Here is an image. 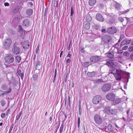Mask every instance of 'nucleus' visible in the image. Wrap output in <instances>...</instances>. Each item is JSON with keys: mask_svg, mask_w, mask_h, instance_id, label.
<instances>
[{"mask_svg": "<svg viewBox=\"0 0 133 133\" xmlns=\"http://www.w3.org/2000/svg\"><path fill=\"white\" fill-rule=\"evenodd\" d=\"M88 63L89 62H85L84 63V65L86 66H88Z\"/></svg>", "mask_w": 133, "mask_h": 133, "instance_id": "obj_52", "label": "nucleus"}, {"mask_svg": "<svg viewBox=\"0 0 133 133\" xmlns=\"http://www.w3.org/2000/svg\"><path fill=\"white\" fill-rule=\"evenodd\" d=\"M102 31L103 32H105V29H102Z\"/></svg>", "mask_w": 133, "mask_h": 133, "instance_id": "obj_64", "label": "nucleus"}, {"mask_svg": "<svg viewBox=\"0 0 133 133\" xmlns=\"http://www.w3.org/2000/svg\"><path fill=\"white\" fill-rule=\"evenodd\" d=\"M129 50L130 52L133 51V46H131L130 47L129 49Z\"/></svg>", "mask_w": 133, "mask_h": 133, "instance_id": "obj_43", "label": "nucleus"}, {"mask_svg": "<svg viewBox=\"0 0 133 133\" xmlns=\"http://www.w3.org/2000/svg\"><path fill=\"white\" fill-rule=\"evenodd\" d=\"M115 7L117 9H119L120 7V5L119 4L116 3L115 5Z\"/></svg>", "mask_w": 133, "mask_h": 133, "instance_id": "obj_40", "label": "nucleus"}, {"mask_svg": "<svg viewBox=\"0 0 133 133\" xmlns=\"http://www.w3.org/2000/svg\"><path fill=\"white\" fill-rule=\"evenodd\" d=\"M20 49L19 48L16 46H15L12 49V53L14 54L17 55L20 52Z\"/></svg>", "mask_w": 133, "mask_h": 133, "instance_id": "obj_11", "label": "nucleus"}, {"mask_svg": "<svg viewBox=\"0 0 133 133\" xmlns=\"http://www.w3.org/2000/svg\"><path fill=\"white\" fill-rule=\"evenodd\" d=\"M96 18L97 21L101 22H103L104 20L102 15L99 13H97L96 14Z\"/></svg>", "mask_w": 133, "mask_h": 133, "instance_id": "obj_12", "label": "nucleus"}, {"mask_svg": "<svg viewBox=\"0 0 133 133\" xmlns=\"http://www.w3.org/2000/svg\"><path fill=\"white\" fill-rule=\"evenodd\" d=\"M10 111V109H8L6 112L7 115H8L9 114V111Z\"/></svg>", "mask_w": 133, "mask_h": 133, "instance_id": "obj_55", "label": "nucleus"}, {"mask_svg": "<svg viewBox=\"0 0 133 133\" xmlns=\"http://www.w3.org/2000/svg\"><path fill=\"white\" fill-rule=\"evenodd\" d=\"M22 114V111L20 112L18 115H17L16 116V120H18L20 117L21 116Z\"/></svg>", "mask_w": 133, "mask_h": 133, "instance_id": "obj_37", "label": "nucleus"}, {"mask_svg": "<svg viewBox=\"0 0 133 133\" xmlns=\"http://www.w3.org/2000/svg\"><path fill=\"white\" fill-rule=\"evenodd\" d=\"M70 11V16H72L74 14V9H73L72 6L71 7Z\"/></svg>", "mask_w": 133, "mask_h": 133, "instance_id": "obj_34", "label": "nucleus"}, {"mask_svg": "<svg viewBox=\"0 0 133 133\" xmlns=\"http://www.w3.org/2000/svg\"><path fill=\"white\" fill-rule=\"evenodd\" d=\"M80 51L82 53H84L85 52V51L84 50V49L83 48L81 49Z\"/></svg>", "mask_w": 133, "mask_h": 133, "instance_id": "obj_58", "label": "nucleus"}, {"mask_svg": "<svg viewBox=\"0 0 133 133\" xmlns=\"http://www.w3.org/2000/svg\"><path fill=\"white\" fill-rule=\"evenodd\" d=\"M13 128V126L12 125L10 127V129H9V133H10L11 132V131L12 130Z\"/></svg>", "mask_w": 133, "mask_h": 133, "instance_id": "obj_51", "label": "nucleus"}, {"mask_svg": "<svg viewBox=\"0 0 133 133\" xmlns=\"http://www.w3.org/2000/svg\"><path fill=\"white\" fill-rule=\"evenodd\" d=\"M82 113L81 109L79 110V114L80 115H81Z\"/></svg>", "mask_w": 133, "mask_h": 133, "instance_id": "obj_61", "label": "nucleus"}, {"mask_svg": "<svg viewBox=\"0 0 133 133\" xmlns=\"http://www.w3.org/2000/svg\"><path fill=\"white\" fill-rule=\"evenodd\" d=\"M38 76L37 74H34L33 75V79L34 81H37L38 78Z\"/></svg>", "mask_w": 133, "mask_h": 133, "instance_id": "obj_29", "label": "nucleus"}, {"mask_svg": "<svg viewBox=\"0 0 133 133\" xmlns=\"http://www.w3.org/2000/svg\"><path fill=\"white\" fill-rule=\"evenodd\" d=\"M124 35H121L120 36V38H119V40H118V42H117V43H116L115 45V46L116 47H118V43L120 42L122 40V39L123 38H124Z\"/></svg>", "mask_w": 133, "mask_h": 133, "instance_id": "obj_25", "label": "nucleus"}, {"mask_svg": "<svg viewBox=\"0 0 133 133\" xmlns=\"http://www.w3.org/2000/svg\"><path fill=\"white\" fill-rule=\"evenodd\" d=\"M68 105H70V97L69 96L68 97Z\"/></svg>", "mask_w": 133, "mask_h": 133, "instance_id": "obj_57", "label": "nucleus"}, {"mask_svg": "<svg viewBox=\"0 0 133 133\" xmlns=\"http://www.w3.org/2000/svg\"><path fill=\"white\" fill-rule=\"evenodd\" d=\"M90 25L89 23H87L84 26V28L86 30H88L90 28Z\"/></svg>", "mask_w": 133, "mask_h": 133, "instance_id": "obj_31", "label": "nucleus"}, {"mask_svg": "<svg viewBox=\"0 0 133 133\" xmlns=\"http://www.w3.org/2000/svg\"><path fill=\"white\" fill-rule=\"evenodd\" d=\"M111 87V85L109 83H106L104 85L102 88V91L104 92L109 90Z\"/></svg>", "mask_w": 133, "mask_h": 133, "instance_id": "obj_6", "label": "nucleus"}, {"mask_svg": "<svg viewBox=\"0 0 133 133\" xmlns=\"http://www.w3.org/2000/svg\"><path fill=\"white\" fill-rule=\"evenodd\" d=\"M33 12V10L31 9H28L26 10V14L29 16L31 15Z\"/></svg>", "mask_w": 133, "mask_h": 133, "instance_id": "obj_26", "label": "nucleus"}, {"mask_svg": "<svg viewBox=\"0 0 133 133\" xmlns=\"http://www.w3.org/2000/svg\"><path fill=\"white\" fill-rule=\"evenodd\" d=\"M96 2V0H90L89 2V3L90 5L92 6L94 5Z\"/></svg>", "mask_w": 133, "mask_h": 133, "instance_id": "obj_24", "label": "nucleus"}, {"mask_svg": "<svg viewBox=\"0 0 133 133\" xmlns=\"http://www.w3.org/2000/svg\"><path fill=\"white\" fill-rule=\"evenodd\" d=\"M29 42L28 41L26 40L24 41L23 44V48L25 49H28L29 46Z\"/></svg>", "mask_w": 133, "mask_h": 133, "instance_id": "obj_13", "label": "nucleus"}, {"mask_svg": "<svg viewBox=\"0 0 133 133\" xmlns=\"http://www.w3.org/2000/svg\"><path fill=\"white\" fill-rule=\"evenodd\" d=\"M48 10V8H46L45 9V14H47V12Z\"/></svg>", "mask_w": 133, "mask_h": 133, "instance_id": "obj_60", "label": "nucleus"}, {"mask_svg": "<svg viewBox=\"0 0 133 133\" xmlns=\"http://www.w3.org/2000/svg\"><path fill=\"white\" fill-rule=\"evenodd\" d=\"M117 31V29L114 27L109 28L107 30V32L110 34H114L116 33Z\"/></svg>", "mask_w": 133, "mask_h": 133, "instance_id": "obj_10", "label": "nucleus"}, {"mask_svg": "<svg viewBox=\"0 0 133 133\" xmlns=\"http://www.w3.org/2000/svg\"><path fill=\"white\" fill-rule=\"evenodd\" d=\"M94 119L95 123L98 124H100L102 122V118L99 115H96L94 116Z\"/></svg>", "mask_w": 133, "mask_h": 133, "instance_id": "obj_5", "label": "nucleus"}, {"mask_svg": "<svg viewBox=\"0 0 133 133\" xmlns=\"http://www.w3.org/2000/svg\"><path fill=\"white\" fill-rule=\"evenodd\" d=\"M118 110L119 111H122L123 110V107H118Z\"/></svg>", "mask_w": 133, "mask_h": 133, "instance_id": "obj_48", "label": "nucleus"}, {"mask_svg": "<svg viewBox=\"0 0 133 133\" xmlns=\"http://www.w3.org/2000/svg\"><path fill=\"white\" fill-rule=\"evenodd\" d=\"M4 5L5 6H9V4L8 3H4Z\"/></svg>", "mask_w": 133, "mask_h": 133, "instance_id": "obj_53", "label": "nucleus"}, {"mask_svg": "<svg viewBox=\"0 0 133 133\" xmlns=\"http://www.w3.org/2000/svg\"><path fill=\"white\" fill-rule=\"evenodd\" d=\"M86 20L88 22H90L91 19V17L89 16H87L86 18Z\"/></svg>", "mask_w": 133, "mask_h": 133, "instance_id": "obj_35", "label": "nucleus"}, {"mask_svg": "<svg viewBox=\"0 0 133 133\" xmlns=\"http://www.w3.org/2000/svg\"><path fill=\"white\" fill-rule=\"evenodd\" d=\"M123 52V51L122 50H121V51H118V53L119 54H121Z\"/></svg>", "mask_w": 133, "mask_h": 133, "instance_id": "obj_63", "label": "nucleus"}, {"mask_svg": "<svg viewBox=\"0 0 133 133\" xmlns=\"http://www.w3.org/2000/svg\"><path fill=\"white\" fill-rule=\"evenodd\" d=\"M29 21L28 19H25L23 22V25L25 27H28L29 26Z\"/></svg>", "mask_w": 133, "mask_h": 133, "instance_id": "obj_14", "label": "nucleus"}, {"mask_svg": "<svg viewBox=\"0 0 133 133\" xmlns=\"http://www.w3.org/2000/svg\"><path fill=\"white\" fill-rule=\"evenodd\" d=\"M14 60V59L13 56L10 55L6 56L5 57V64L6 65H7L11 63H12Z\"/></svg>", "mask_w": 133, "mask_h": 133, "instance_id": "obj_2", "label": "nucleus"}, {"mask_svg": "<svg viewBox=\"0 0 133 133\" xmlns=\"http://www.w3.org/2000/svg\"><path fill=\"white\" fill-rule=\"evenodd\" d=\"M123 55L125 56H129V54L127 52H124L123 53Z\"/></svg>", "mask_w": 133, "mask_h": 133, "instance_id": "obj_46", "label": "nucleus"}, {"mask_svg": "<svg viewBox=\"0 0 133 133\" xmlns=\"http://www.w3.org/2000/svg\"><path fill=\"white\" fill-rule=\"evenodd\" d=\"M126 43V41H122L120 44V46H122L124 45Z\"/></svg>", "mask_w": 133, "mask_h": 133, "instance_id": "obj_41", "label": "nucleus"}, {"mask_svg": "<svg viewBox=\"0 0 133 133\" xmlns=\"http://www.w3.org/2000/svg\"><path fill=\"white\" fill-rule=\"evenodd\" d=\"M11 89L10 88H9L8 91H3L0 90V96H3L5 94H7L10 93L11 91Z\"/></svg>", "mask_w": 133, "mask_h": 133, "instance_id": "obj_15", "label": "nucleus"}, {"mask_svg": "<svg viewBox=\"0 0 133 133\" xmlns=\"http://www.w3.org/2000/svg\"><path fill=\"white\" fill-rule=\"evenodd\" d=\"M87 74L88 76L90 77H92L94 76L95 74V73L94 72H89L87 73Z\"/></svg>", "mask_w": 133, "mask_h": 133, "instance_id": "obj_28", "label": "nucleus"}, {"mask_svg": "<svg viewBox=\"0 0 133 133\" xmlns=\"http://www.w3.org/2000/svg\"><path fill=\"white\" fill-rule=\"evenodd\" d=\"M64 127V125L63 123H62L61 125L60 128L59 129V132L60 133H61L63 130V129Z\"/></svg>", "mask_w": 133, "mask_h": 133, "instance_id": "obj_36", "label": "nucleus"}, {"mask_svg": "<svg viewBox=\"0 0 133 133\" xmlns=\"http://www.w3.org/2000/svg\"><path fill=\"white\" fill-rule=\"evenodd\" d=\"M117 113V110L115 109H111L110 110V114L113 115H116Z\"/></svg>", "mask_w": 133, "mask_h": 133, "instance_id": "obj_23", "label": "nucleus"}, {"mask_svg": "<svg viewBox=\"0 0 133 133\" xmlns=\"http://www.w3.org/2000/svg\"><path fill=\"white\" fill-rule=\"evenodd\" d=\"M5 116V113H2L1 115V117L2 118H4Z\"/></svg>", "mask_w": 133, "mask_h": 133, "instance_id": "obj_47", "label": "nucleus"}, {"mask_svg": "<svg viewBox=\"0 0 133 133\" xmlns=\"http://www.w3.org/2000/svg\"><path fill=\"white\" fill-rule=\"evenodd\" d=\"M81 109V107L80 103L79 104V110Z\"/></svg>", "mask_w": 133, "mask_h": 133, "instance_id": "obj_62", "label": "nucleus"}, {"mask_svg": "<svg viewBox=\"0 0 133 133\" xmlns=\"http://www.w3.org/2000/svg\"><path fill=\"white\" fill-rule=\"evenodd\" d=\"M104 81H103L102 79H99L97 80H96L94 81V83L96 84H100L101 83L104 82Z\"/></svg>", "mask_w": 133, "mask_h": 133, "instance_id": "obj_21", "label": "nucleus"}, {"mask_svg": "<svg viewBox=\"0 0 133 133\" xmlns=\"http://www.w3.org/2000/svg\"><path fill=\"white\" fill-rule=\"evenodd\" d=\"M101 97L99 95H97L94 96L92 99V102L94 104L98 103L101 100Z\"/></svg>", "mask_w": 133, "mask_h": 133, "instance_id": "obj_7", "label": "nucleus"}, {"mask_svg": "<svg viewBox=\"0 0 133 133\" xmlns=\"http://www.w3.org/2000/svg\"><path fill=\"white\" fill-rule=\"evenodd\" d=\"M56 73H57V70L56 69H55V75L54 76V78H55L56 76Z\"/></svg>", "mask_w": 133, "mask_h": 133, "instance_id": "obj_54", "label": "nucleus"}, {"mask_svg": "<svg viewBox=\"0 0 133 133\" xmlns=\"http://www.w3.org/2000/svg\"><path fill=\"white\" fill-rule=\"evenodd\" d=\"M130 58L132 59H133V54L132 53L130 56Z\"/></svg>", "mask_w": 133, "mask_h": 133, "instance_id": "obj_56", "label": "nucleus"}, {"mask_svg": "<svg viewBox=\"0 0 133 133\" xmlns=\"http://www.w3.org/2000/svg\"><path fill=\"white\" fill-rule=\"evenodd\" d=\"M113 101V104L114 105L121 103V99L119 98H117L115 99Z\"/></svg>", "mask_w": 133, "mask_h": 133, "instance_id": "obj_16", "label": "nucleus"}, {"mask_svg": "<svg viewBox=\"0 0 133 133\" xmlns=\"http://www.w3.org/2000/svg\"><path fill=\"white\" fill-rule=\"evenodd\" d=\"M58 1L56 0L54 1V5L55 7L57 8L58 7Z\"/></svg>", "mask_w": 133, "mask_h": 133, "instance_id": "obj_32", "label": "nucleus"}, {"mask_svg": "<svg viewBox=\"0 0 133 133\" xmlns=\"http://www.w3.org/2000/svg\"><path fill=\"white\" fill-rule=\"evenodd\" d=\"M106 56L110 58H112L114 56V55L112 54L111 53H108L106 54Z\"/></svg>", "mask_w": 133, "mask_h": 133, "instance_id": "obj_30", "label": "nucleus"}, {"mask_svg": "<svg viewBox=\"0 0 133 133\" xmlns=\"http://www.w3.org/2000/svg\"><path fill=\"white\" fill-rule=\"evenodd\" d=\"M110 73L114 75L117 80H120L122 78V76L123 74V71L118 70L116 69H113L110 71Z\"/></svg>", "mask_w": 133, "mask_h": 133, "instance_id": "obj_1", "label": "nucleus"}, {"mask_svg": "<svg viewBox=\"0 0 133 133\" xmlns=\"http://www.w3.org/2000/svg\"><path fill=\"white\" fill-rule=\"evenodd\" d=\"M70 62V58H68L67 59L66 62H65L66 65H67L66 63H69Z\"/></svg>", "mask_w": 133, "mask_h": 133, "instance_id": "obj_49", "label": "nucleus"}, {"mask_svg": "<svg viewBox=\"0 0 133 133\" xmlns=\"http://www.w3.org/2000/svg\"><path fill=\"white\" fill-rule=\"evenodd\" d=\"M114 128L112 125L109 124L106 128V130L109 131L110 132H111L113 131Z\"/></svg>", "mask_w": 133, "mask_h": 133, "instance_id": "obj_18", "label": "nucleus"}, {"mask_svg": "<svg viewBox=\"0 0 133 133\" xmlns=\"http://www.w3.org/2000/svg\"><path fill=\"white\" fill-rule=\"evenodd\" d=\"M70 57H71V54H70V53H68V55L66 57V58L67 57H69V58H70Z\"/></svg>", "mask_w": 133, "mask_h": 133, "instance_id": "obj_59", "label": "nucleus"}, {"mask_svg": "<svg viewBox=\"0 0 133 133\" xmlns=\"http://www.w3.org/2000/svg\"><path fill=\"white\" fill-rule=\"evenodd\" d=\"M128 47V46H123L122 48V49L123 50H125Z\"/></svg>", "mask_w": 133, "mask_h": 133, "instance_id": "obj_50", "label": "nucleus"}, {"mask_svg": "<svg viewBox=\"0 0 133 133\" xmlns=\"http://www.w3.org/2000/svg\"><path fill=\"white\" fill-rule=\"evenodd\" d=\"M42 66L40 64V62L38 61H37L35 65V68L36 69L39 70L42 68Z\"/></svg>", "mask_w": 133, "mask_h": 133, "instance_id": "obj_17", "label": "nucleus"}, {"mask_svg": "<svg viewBox=\"0 0 133 133\" xmlns=\"http://www.w3.org/2000/svg\"><path fill=\"white\" fill-rule=\"evenodd\" d=\"M2 89L3 90H7V91L8 89L7 85L6 84H3L1 86Z\"/></svg>", "mask_w": 133, "mask_h": 133, "instance_id": "obj_20", "label": "nucleus"}, {"mask_svg": "<svg viewBox=\"0 0 133 133\" xmlns=\"http://www.w3.org/2000/svg\"><path fill=\"white\" fill-rule=\"evenodd\" d=\"M17 72L18 75L21 77L22 79H23L24 77V74L22 72L21 70H19L17 71Z\"/></svg>", "mask_w": 133, "mask_h": 133, "instance_id": "obj_22", "label": "nucleus"}, {"mask_svg": "<svg viewBox=\"0 0 133 133\" xmlns=\"http://www.w3.org/2000/svg\"><path fill=\"white\" fill-rule=\"evenodd\" d=\"M115 95L113 93H111L107 94L106 96V98L108 100L113 101L115 98Z\"/></svg>", "mask_w": 133, "mask_h": 133, "instance_id": "obj_8", "label": "nucleus"}, {"mask_svg": "<svg viewBox=\"0 0 133 133\" xmlns=\"http://www.w3.org/2000/svg\"><path fill=\"white\" fill-rule=\"evenodd\" d=\"M11 40L10 38L5 40L3 43V48L6 49H8L11 43Z\"/></svg>", "mask_w": 133, "mask_h": 133, "instance_id": "obj_3", "label": "nucleus"}, {"mask_svg": "<svg viewBox=\"0 0 133 133\" xmlns=\"http://www.w3.org/2000/svg\"><path fill=\"white\" fill-rule=\"evenodd\" d=\"M60 124V122H59V124L57 125V128H56V131H55L54 133H56V132H57V131L58 130V129L59 128V127Z\"/></svg>", "mask_w": 133, "mask_h": 133, "instance_id": "obj_42", "label": "nucleus"}, {"mask_svg": "<svg viewBox=\"0 0 133 133\" xmlns=\"http://www.w3.org/2000/svg\"><path fill=\"white\" fill-rule=\"evenodd\" d=\"M1 105L2 106H4L5 104V102L4 100H2L1 101Z\"/></svg>", "mask_w": 133, "mask_h": 133, "instance_id": "obj_38", "label": "nucleus"}, {"mask_svg": "<svg viewBox=\"0 0 133 133\" xmlns=\"http://www.w3.org/2000/svg\"><path fill=\"white\" fill-rule=\"evenodd\" d=\"M102 39L105 43H108L111 39V38L109 36L106 35L103 37Z\"/></svg>", "mask_w": 133, "mask_h": 133, "instance_id": "obj_9", "label": "nucleus"}, {"mask_svg": "<svg viewBox=\"0 0 133 133\" xmlns=\"http://www.w3.org/2000/svg\"><path fill=\"white\" fill-rule=\"evenodd\" d=\"M118 20L122 22H123L124 21V19L122 17H120L118 18Z\"/></svg>", "mask_w": 133, "mask_h": 133, "instance_id": "obj_44", "label": "nucleus"}, {"mask_svg": "<svg viewBox=\"0 0 133 133\" xmlns=\"http://www.w3.org/2000/svg\"><path fill=\"white\" fill-rule=\"evenodd\" d=\"M111 110V109L109 107H106L104 109V110L105 112L109 115L110 114Z\"/></svg>", "mask_w": 133, "mask_h": 133, "instance_id": "obj_19", "label": "nucleus"}, {"mask_svg": "<svg viewBox=\"0 0 133 133\" xmlns=\"http://www.w3.org/2000/svg\"><path fill=\"white\" fill-rule=\"evenodd\" d=\"M18 27L19 28L18 31L21 33H23V31L22 26L21 25H19L18 26Z\"/></svg>", "mask_w": 133, "mask_h": 133, "instance_id": "obj_33", "label": "nucleus"}, {"mask_svg": "<svg viewBox=\"0 0 133 133\" xmlns=\"http://www.w3.org/2000/svg\"><path fill=\"white\" fill-rule=\"evenodd\" d=\"M101 58L99 56H91L90 58V61L93 63H96L101 60Z\"/></svg>", "mask_w": 133, "mask_h": 133, "instance_id": "obj_4", "label": "nucleus"}, {"mask_svg": "<svg viewBox=\"0 0 133 133\" xmlns=\"http://www.w3.org/2000/svg\"><path fill=\"white\" fill-rule=\"evenodd\" d=\"M106 64L108 66H111L112 65V63L111 61L107 62L106 63Z\"/></svg>", "mask_w": 133, "mask_h": 133, "instance_id": "obj_39", "label": "nucleus"}, {"mask_svg": "<svg viewBox=\"0 0 133 133\" xmlns=\"http://www.w3.org/2000/svg\"><path fill=\"white\" fill-rule=\"evenodd\" d=\"M80 123V117H79L78 118V120L77 126H78V128H79V127Z\"/></svg>", "mask_w": 133, "mask_h": 133, "instance_id": "obj_45", "label": "nucleus"}, {"mask_svg": "<svg viewBox=\"0 0 133 133\" xmlns=\"http://www.w3.org/2000/svg\"><path fill=\"white\" fill-rule=\"evenodd\" d=\"M21 58L19 56H16L15 58V60L17 62L19 63L21 60Z\"/></svg>", "mask_w": 133, "mask_h": 133, "instance_id": "obj_27", "label": "nucleus"}]
</instances>
